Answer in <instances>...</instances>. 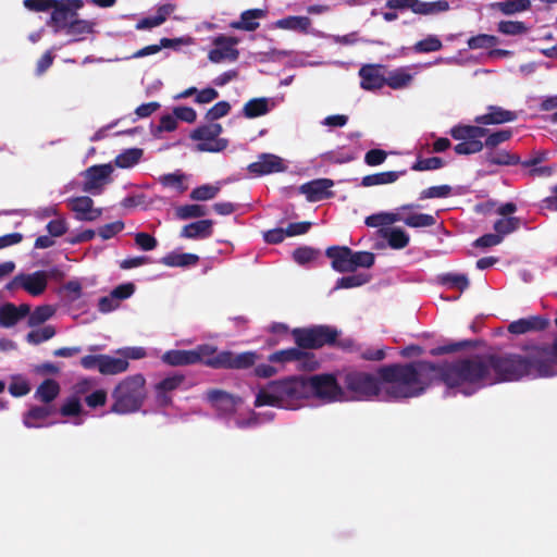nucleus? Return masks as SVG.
<instances>
[{
	"mask_svg": "<svg viewBox=\"0 0 557 557\" xmlns=\"http://www.w3.org/2000/svg\"><path fill=\"white\" fill-rule=\"evenodd\" d=\"M449 135L459 143L454 151L460 156H469L485 149V160L493 165H517L520 157L507 150L497 149L498 146L511 139L513 132L504 128L492 132L479 125L458 124L450 128Z\"/></svg>",
	"mask_w": 557,
	"mask_h": 557,
	"instance_id": "1",
	"label": "nucleus"
},
{
	"mask_svg": "<svg viewBox=\"0 0 557 557\" xmlns=\"http://www.w3.org/2000/svg\"><path fill=\"white\" fill-rule=\"evenodd\" d=\"M436 363L412 361L382 366L377 375L386 384V394L394 399L413 398L422 395L429 387L432 374H436Z\"/></svg>",
	"mask_w": 557,
	"mask_h": 557,
	"instance_id": "2",
	"label": "nucleus"
},
{
	"mask_svg": "<svg viewBox=\"0 0 557 557\" xmlns=\"http://www.w3.org/2000/svg\"><path fill=\"white\" fill-rule=\"evenodd\" d=\"M435 371L442 383L465 396H471L490 386L492 381L486 354H475L438 363Z\"/></svg>",
	"mask_w": 557,
	"mask_h": 557,
	"instance_id": "3",
	"label": "nucleus"
},
{
	"mask_svg": "<svg viewBox=\"0 0 557 557\" xmlns=\"http://www.w3.org/2000/svg\"><path fill=\"white\" fill-rule=\"evenodd\" d=\"M307 399V385L305 376L290 375L280 380L270 381L259 389L255 399V407H276L295 410L300 401Z\"/></svg>",
	"mask_w": 557,
	"mask_h": 557,
	"instance_id": "4",
	"label": "nucleus"
},
{
	"mask_svg": "<svg viewBox=\"0 0 557 557\" xmlns=\"http://www.w3.org/2000/svg\"><path fill=\"white\" fill-rule=\"evenodd\" d=\"M528 356L518 354H486L491 385L519 381L524 376H536L533 346L524 347Z\"/></svg>",
	"mask_w": 557,
	"mask_h": 557,
	"instance_id": "5",
	"label": "nucleus"
},
{
	"mask_svg": "<svg viewBox=\"0 0 557 557\" xmlns=\"http://www.w3.org/2000/svg\"><path fill=\"white\" fill-rule=\"evenodd\" d=\"M197 355V363H202L212 369L246 370L255 366L258 360L256 351L235 354L231 350H219L210 344L198 345L194 348Z\"/></svg>",
	"mask_w": 557,
	"mask_h": 557,
	"instance_id": "6",
	"label": "nucleus"
},
{
	"mask_svg": "<svg viewBox=\"0 0 557 557\" xmlns=\"http://www.w3.org/2000/svg\"><path fill=\"white\" fill-rule=\"evenodd\" d=\"M146 380L143 374L124 377L111 393L112 406L110 411L116 414L137 412L146 399Z\"/></svg>",
	"mask_w": 557,
	"mask_h": 557,
	"instance_id": "7",
	"label": "nucleus"
},
{
	"mask_svg": "<svg viewBox=\"0 0 557 557\" xmlns=\"http://www.w3.org/2000/svg\"><path fill=\"white\" fill-rule=\"evenodd\" d=\"M341 332L331 325L320 324L310 327H297L292 331L296 345L302 349H319L332 346Z\"/></svg>",
	"mask_w": 557,
	"mask_h": 557,
	"instance_id": "8",
	"label": "nucleus"
},
{
	"mask_svg": "<svg viewBox=\"0 0 557 557\" xmlns=\"http://www.w3.org/2000/svg\"><path fill=\"white\" fill-rule=\"evenodd\" d=\"M305 384L307 399L315 397L330 403L339 400L344 395L343 388L333 374L324 373L305 377Z\"/></svg>",
	"mask_w": 557,
	"mask_h": 557,
	"instance_id": "9",
	"label": "nucleus"
},
{
	"mask_svg": "<svg viewBox=\"0 0 557 557\" xmlns=\"http://www.w3.org/2000/svg\"><path fill=\"white\" fill-rule=\"evenodd\" d=\"M221 133V124L209 123L196 128L191 134V138L199 141L196 146L198 151L220 152L224 150L228 145L227 139L218 138Z\"/></svg>",
	"mask_w": 557,
	"mask_h": 557,
	"instance_id": "10",
	"label": "nucleus"
},
{
	"mask_svg": "<svg viewBox=\"0 0 557 557\" xmlns=\"http://www.w3.org/2000/svg\"><path fill=\"white\" fill-rule=\"evenodd\" d=\"M381 380L373 374L351 371L344 377L345 387L359 397L377 396L381 392Z\"/></svg>",
	"mask_w": 557,
	"mask_h": 557,
	"instance_id": "11",
	"label": "nucleus"
},
{
	"mask_svg": "<svg viewBox=\"0 0 557 557\" xmlns=\"http://www.w3.org/2000/svg\"><path fill=\"white\" fill-rule=\"evenodd\" d=\"M58 416L57 405L37 404L32 405L23 413L22 422L27 429H41L55 424Z\"/></svg>",
	"mask_w": 557,
	"mask_h": 557,
	"instance_id": "12",
	"label": "nucleus"
},
{
	"mask_svg": "<svg viewBox=\"0 0 557 557\" xmlns=\"http://www.w3.org/2000/svg\"><path fill=\"white\" fill-rule=\"evenodd\" d=\"M536 376L549 377L557 374V338L552 345L533 346Z\"/></svg>",
	"mask_w": 557,
	"mask_h": 557,
	"instance_id": "13",
	"label": "nucleus"
},
{
	"mask_svg": "<svg viewBox=\"0 0 557 557\" xmlns=\"http://www.w3.org/2000/svg\"><path fill=\"white\" fill-rule=\"evenodd\" d=\"M82 7L81 0H57V5L52 8L50 17V24L54 30H65Z\"/></svg>",
	"mask_w": 557,
	"mask_h": 557,
	"instance_id": "14",
	"label": "nucleus"
},
{
	"mask_svg": "<svg viewBox=\"0 0 557 557\" xmlns=\"http://www.w3.org/2000/svg\"><path fill=\"white\" fill-rule=\"evenodd\" d=\"M239 40L236 37L219 35L213 39L214 48L209 51L208 58L213 63L236 61L239 51L236 48Z\"/></svg>",
	"mask_w": 557,
	"mask_h": 557,
	"instance_id": "15",
	"label": "nucleus"
},
{
	"mask_svg": "<svg viewBox=\"0 0 557 557\" xmlns=\"http://www.w3.org/2000/svg\"><path fill=\"white\" fill-rule=\"evenodd\" d=\"M385 67L382 64L362 65L358 73L361 88L375 91L385 87Z\"/></svg>",
	"mask_w": 557,
	"mask_h": 557,
	"instance_id": "16",
	"label": "nucleus"
},
{
	"mask_svg": "<svg viewBox=\"0 0 557 557\" xmlns=\"http://www.w3.org/2000/svg\"><path fill=\"white\" fill-rule=\"evenodd\" d=\"M417 66H400L393 70L385 67V86L393 90L409 88L417 75Z\"/></svg>",
	"mask_w": 557,
	"mask_h": 557,
	"instance_id": "17",
	"label": "nucleus"
},
{
	"mask_svg": "<svg viewBox=\"0 0 557 557\" xmlns=\"http://www.w3.org/2000/svg\"><path fill=\"white\" fill-rule=\"evenodd\" d=\"M206 399L221 413L234 412L238 404L242 401L240 397L218 388L207 391Z\"/></svg>",
	"mask_w": 557,
	"mask_h": 557,
	"instance_id": "18",
	"label": "nucleus"
},
{
	"mask_svg": "<svg viewBox=\"0 0 557 557\" xmlns=\"http://www.w3.org/2000/svg\"><path fill=\"white\" fill-rule=\"evenodd\" d=\"M333 185L334 182L330 178H317L302 184L299 191L306 196L308 201L317 202L333 197V191L330 190Z\"/></svg>",
	"mask_w": 557,
	"mask_h": 557,
	"instance_id": "19",
	"label": "nucleus"
},
{
	"mask_svg": "<svg viewBox=\"0 0 557 557\" xmlns=\"http://www.w3.org/2000/svg\"><path fill=\"white\" fill-rule=\"evenodd\" d=\"M247 169L251 174L262 176L271 173L283 172L286 166L280 157L272 153H261L258 157V160L250 163Z\"/></svg>",
	"mask_w": 557,
	"mask_h": 557,
	"instance_id": "20",
	"label": "nucleus"
},
{
	"mask_svg": "<svg viewBox=\"0 0 557 557\" xmlns=\"http://www.w3.org/2000/svg\"><path fill=\"white\" fill-rule=\"evenodd\" d=\"M549 320L542 315H531L512 321L508 325V332L515 335H521L529 332H540L547 329Z\"/></svg>",
	"mask_w": 557,
	"mask_h": 557,
	"instance_id": "21",
	"label": "nucleus"
},
{
	"mask_svg": "<svg viewBox=\"0 0 557 557\" xmlns=\"http://www.w3.org/2000/svg\"><path fill=\"white\" fill-rule=\"evenodd\" d=\"M22 289L30 296L37 297L45 293L49 275L46 271L38 270L33 273H21Z\"/></svg>",
	"mask_w": 557,
	"mask_h": 557,
	"instance_id": "22",
	"label": "nucleus"
},
{
	"mask_svg": "<svg viewBox=\"0 0 557 557\" xmlns=\"http://www.w3.org/2000/svg\"><path fill=\"white\" fill-rule=\"evenodd\" d=\"M71 209L76 213V218L81 221H95L101 214V209L94 208V201L88 196H81L71 199Z\"/></svg>",
	"mask_w": 557,
	"mask_h": 557,
	"instance_id": "23",
	"label": "nucleus"
},
{
	"mask_svg": "<svg viewBox=\"0 0 557 557\" xmlns=\"http://www.w3.org/2000/svg\"><path fill=\"white\" fill-rule=\"evenodd\" d=\"M325 256L331 259V267L334 271L339 273L351 272L349 247L330 246L325 250Z\"/></svg>",
	"mask_w": 557,
	"mask_h": 557,
	"instance_id": "24",
	"label": "nucleus"
},
{
	"mask_svg": "<svg viewBox=\"0 0 557 557\" xmlns=\"http://www.w3.org/2000/svg\"><path fill=\"white\" fill-rule=\"evenodd\" d=\"M113 169L110 164L92 165L85 172L86 181L84 183V191H91L99 188L107 178L111 175Z\"/></svg>",
	"mask_w": 557,
	"mask_h": 557,
	"instance_id": "25",
	"label": "nucleus"
},
{
	"mask_svg": "<svg viewBox=\"0 0 557 557\" xmlns=\"http://www.w3.org/2000/svg\"><path fill=\"white\" fill-rule=\"evenodd\" d=\"M61 392L60 384L53 379L44 380L36 388L33 398L39 404L57 405L54 400Z\"/></svg>",
	"mask_w": 557,
	"mask_h": 557,
	"instance_id": "26",
	"label": "nucleus"
},
{
	"mask_svg": "<svg viewBox=\"0 0 557 557\" xmlns=\"http://www.w3.org/2000/svg\"><path fill=\"white\" fill-rule=\"evenodd\" d=\"M213 234L212 220H199L186 224L181 230L180 236L188 239H205L211 237Z\"/></svg>",
	"mask_w": 557,
	"mask_h": 557,
	"instance_id": "27",
	"label": "nucleus"
},
{
	"mask_svg": "<svg viewBox=\"0 0 557 557\" xmlns=\"http://www.w3.org/2000/svg\"><path fill=\"white\" fill-rule=\"evenodd\" d=\"M185 382V375L182 373H174L161 380L156 385L157 398L162 405H169L171 397L169 393L177 389Z\"/></svg>",
	"mask_w": 557,
	"mask_h": 557,
	"instance_id": "28",
	"label": "nucleus"
},
{
	"mask_svg": "<svg viewBox=\"0 0 557 557\" xmlns=\"http://www.w3.org/2000/svg\"><path fill=\"white\" fill-rule=\"evenodd\" d=\"M268 14L267 10L263 9H251L244 11L240 14L239 21L231 23V27L234 29H240L246 32H253L259 27L258 20L265 18Z\"/></svg>",
	"mask_w": 557,
	"mask_h": 557,
	"instance_id": "29",
	"label": "nucleus"
},
{
	"mask_svg": "<svg viewBox=\"0 0 557 557\" xmlns=\"http://www.w3.org/2000/svg\"><path fill=\"white\" fill-rule=\"evenodd\" d=\"M493 110L486 114L478 115L474 117V123L479 126L483 125H498L507 122L515 121L517 113L502 108L491 107Z\"/></svg>",
	"mask_w": 557,
	"mask_h": 557,
	"instance_id": "30",
	"label": "nucleus"
},
{
	"mask_svg": "<svg viewBox=\"0 0 557 557\" xmlns=\"http://www.w3.org/2000/svg\"><path fill=\"white\" fill-rule=\"evenodd\" d=\"M161 360L171 367L191 366L196 364L197 355L194 354V349H171L162 355Z\"/></svg>",
	"mask_w": 557,
	"mask_h": 557,
	"instance_id": "31",
	"label": "nucleus"
},
{
	"mask_svg": "<svg viewBox=\"0 0 557 557\" xmlns=\"http://www.w3.org/2000/svg\"><path fill=\"white\" fill-rule=\"evenodd\" d=\"M160 262L170 268H187L196 265L199 262V257L190 252H169L161 258Z\"/></svg>",
	"mask_w": 557,
	"mask_h": 557,
	"instance_id": "32",
	"label": "nucleus"
},
{
	"mask_svg": "<svg viewBox=\"0 0 557 557\" xmlns=\"http://www.w3.org/2000/svg\"><path fill=\"white\" fill-rule=\"evenodd\" d=\"M311 25V18L308 16H286L275 22V26L280 29H287L302 34H308Z\"/></svg>",
	"mask_w": 557,
	"mask_h": 557,
	"instance_id": "33",
	"label": "nucleus"
},
{
	"mask_svg": "<svg viewBox=\"0 0 557 557\" xmlns=\"http://www.w3.org/2000/svg\"><path fill=\"white\" fill-rule=\"evenodd\" d=\"M100 366V373L102 375H116L127 371L129 368V362L121 356L112 357L110 355H103Z\"/></svg>",
	"mask_w": 557,
	"mask_h": 557,
	"instance_id": "34",
	"label": "nucleus"
},
{
	"mask_svg": "<svg viewBox=\"0 0 557 557\" xmlns=\"http://www.w3.org/2000/svg\"><path fill=\"white\" fill-rule=\"evenodd\" d=\"M406 171H387L375 174H369L362 177L361 186L371 187L375 185H385L396 182L400 175H404Z\"/></svg>",
	"mask_w": 557,
	"mask_h": 557,
	"instance_id": "35",
	"label": "nucleus"
},
{
	"mask_svg": "<svg viewBox=\"0 0 557 557\" xmlns=\"http://www.w3.org/2000/svg\"><path fill=\"white\" fill-rule=\"evenodd\" d=\"M449 9V3L446 0H437L433 2L416 0L413 13L420 15H436L443 12H447Z\"/></svg>",
	"mask_w": 557,
	"mask_h": 557,
	"instance_id": "36",
	"label": "nucleus"
},
{
	"mask_svg": "<svg viewBox=\"0 0 557 557\" xmlns=\"http://www.w3.org/2000/svg\"><path fill=\"white\" fill-rule=\"evenodd\" d=\"M380 232L393 249H403L409 244V235L399 227L382 228Z\"/></svg>",
	"mask_w": 557,
	"mask_h": 557,
	"instance_id": "37",
	"label": "nucleus"
},
{
	"mask_svg": "<svg viewBox=\"0 0 557 557\" xmlns=\"http://www.w3.org/2000/svg\"><path fill=\"white\" fill-rule=\"evenodd\" d=\"M190 96H195V101L198 103H209L214 101L218 98V91L213 88H206L202 90H197L195 87H190L183 92L174 96L175 100L188 98Z\"/></svg>",
	"mask_w": 557,
	"mask_h": 557,
	"instance_id": "38",
	"label": "nucleus"
},
{
	"mask_svg": "<svg viewBox=\"0 0 557 557\" xmlns=\"http://www.w3.org/2000/svg\"><path fill=\"white\" fill-rule=\"evenodd\" d=\"M143 153L140 148L126 149L115 157L114 164L121 169L132 168L140 161Z\"/></svg>",
	"mask_w": 557,
	"mask_h": 557,
	"instance_id": "39",
	"label": "nucleus"
},
{
	"mask_svg": "<svg viewBox=\"0 0 557 557\" xmlns=\"http://www.w3.org/2000/svg\"><path fill=\"white\" fill-rule=\"evenodd\" d=\"M522 224V219L518 216H508V218H502L495 221L493 228L497 233V235L502 236V239L510 234L517 231Z\"/></svg>",
	"mask_w": 557,
	"mask_h": 557,
	"instance_id": "40",
	"label": "nucleus"
},
{
	"mask_svg": "<svg viewBox=\"0 0 557 557\" xmlns=\"http://www.w3.org/2000/svg\"><path fill=\"white\" fill-rule=\"evenodd\" d=\"M94 25L95 24L92 22L79 20L76 15L65 29V33L70 36L76 37L75 40H81L84 35L92 33Z\"/></svg>",
	"mask_w": 557,
	"mask_h": 557,
	"instance_id": "41",
	"label": "nucleus"
},
{
	"mask_svg": "<svg viewBox=\"0 0 557 557\" xmlns=\"http://www.w3.org/2000/svg\"><path fill=\"white\" fill-rule=\"evenodd\" d=\"M302 356H304L302 348H299L297 346V347H292V348L274 351L273 354H271L268 357V360L270 362L287 363V362L300 360V358Z\"/></svg>",
	"mask_w": 557,
	"mask_h": 557,
	"instance_id": "42",
	"label": "nucleus"
},
{
	"mask_svg": "<svg viewBox=\"0 0 557 557\" xmlns=\"http://www.w3.org/2000/svg\"><path fill=\"white\" fill-rule=\"evenodd\" d=\"M320 256V249L310 246H300L293 251V259L299 265H306L317 260Z\"/></svg>",
	"mask_w": 557,
	"mask_h": 557,
	"instance_id": "43",
	"label": "nucleus"
},
{
	"mask_svg": "<svg viewBox=\"0 0 557 557\" xmlns=\"http://www.w3.org/2000/svg\"><path fill=\"white\" fill-rule=\"evenodd\" d=\"M375 256L370 251H352L350 249V268L355 272L358 268H371L374 264Z\"/></svg>",
	"mask_w": 557,
	"mask_h": 557,
	"instance_id": "44",
	"label": "nucleus"
},
{
	"mask_svg": "<svg viewBox=\"0 0 557 557\" xmlns=\"http://www.w3.org/2000/svg\"><path fill=\"white\" fill-rule=\"evenodd\" d=\"M403 222L413 228L418 227H430L436 223L435 218L428 213H412L404 216Z\"/></svg>",
	"mask_w": 557,
	"mask_h": 557,
	"instance_id": "45",
	"label": "nucleus"
},
{
	"mask_svg": "<svg viewBox=\"0 0 557 557\" xmlns=\"http://www.w3.org/2000/svg\"><path fill=\"white\" fill-rule=\"evenodd\" d=\"M531 7L530 0H506L496 3V8L506 15H511L518 12L529 10Z\"/></svg>",
	"mask_w": 557,
	"mask_h": 557,
	"instance_id": "46",
	"label": "nucleus"
},
{
	"mask_svg": "<svg viewBox=\"0 0 557 557\" xmlns=\"http://www.w3.org/2000/svg\"><path fill=\"white\" fill-rule=\"evenodd\" d=\"M206 214L207 209L202 205H183L176 208V216L180 220L202 218Z\"/></svg>",
	"mask_w": 557,
	"mask_h": 557,
	"instance_id": "47",
	"label": "nucleus"
},
{
	"mask_svg": "<svg viewBox=\"0 0 557 557\" xmlns=\"http://www.w3.org/2000/svg\"><path fill=\"white\" fill-rule=\"evenodd\" d=\"M20 321L17 317V308L15 305L8 302L0 307V326L12 327Z\"/></svg>",
	"mask_w": 557,
	"mask_h": 557,
	"instance_id": "48",
	"label": "nucleus"
},
{
	"mask_svg": "<svg viewBox=\"0 0 557 557\" xmlns=\"http://www.w3.org/2000/svg\"><path fill=\"white\" fill-rule=\"evenodd\" d=\"M475 346H476V342L467 341L466 339V341L450 343V344H447V345H442V346L432 348L430 350V354L432 356H441V355H446V354H451V352L460 351L462 349H466V348H469V347H475Z\"/></svg>",
	"mask_w": 557,
	"mask_h": 557,
	"instance_id": "49",
	"label": "nucleus"
},
{
	"mask_svg": "<svg viewBox=\"0 0 557 557\" xmlns=\"http://www.w3.org/2000/svg\"><path fill=\"white\" fill-rule=\"evenodd\" d=\"M54 314V309L49 305H42L35 308L28 317V325L36 326L45 323Z\"/></svg>",
	"mask_w": 557,
	"mask_h": 557,
	"instance_id": "50",
	"label": "nucleus"
},
{
	"mask_svg": "<svg viewBox=\"0 0 557 557\" xmlns=\"http://www.w3.org/2000/svg\"><path fill=\"white\" fill-rule=\"evenodd\" d=\"M220 191V187L205 184L194 188L189 195L190 199L196 201H206L213 199Z\"/></svg>",
	"mask_w": 557,
	"mask_h": 557,
	"instance_id": "51",
	"label": "nucleus"
},
{
	"mask_svg": "<svg viewBox=\"0 0 557 557\" xmlns=\"http://www.w3.org/2000/svg\"><path fill=\"white\" fill-rule=\"evenodd\" d=\"M55 335V329L52 325H45L41 329L30 331L26 339L29 344L38 345L52 338Z\"/></svg>",
	"mask_w": 557,
	"mask_h": 557,
	"instance_id": "52",
	"label": "nucleus"
},
{
	"mask_svg": "<svg viewBox=\"0 0 557 557\" xmlns=\"http://www.w3.org/2000/svg\"><path fill=\"white\" fill-rule=\"evenodd\" d=\"M498 32L504 35L516 36L527 34L529 27L520 21H502L498 23Z\"/></svg>",
	"mask_w": 557,
	"mask_h": 557,
	"instance_id": "53",
	"label": "nucleus"
},
{
	"mask_svg": "<svg viewBox=\"0 0 557 557\" xmlns=\"http://www.w3.org/2000/svg\"><path fill=\"white\" fill-rule=\"evenodd\" d=\"M442 283L449 288H456L460 292H463L469 287L468 276L459 273H447L443 275Z\"/></svg>",
	"mask_w": 557,
	"mask_h": 557,
	"instance_id": "54",
	"label": "nucleus"
},
{
	"mask_svg": "<svg viewBox=\"0 0 557 557\" xmlns=\"http://www.w3.org/2000/svg\"><path fill=\"white\" fill-rule=\"evenodd\" d=\"M443 47L442 41L434 35L418 41L413 46V50L418 53L435 52Z\"/></svg>",
	"mask_w": 557,
	"mask_h": 557,
	"instance_id": "55",
	"label": "nucleus"
},
{
	"mask_svg": "<svg viewBox=\"0 0 557 557\" xmlns=\"http://www.w3.org/2000/svg\"><path fill=\"white\" fill-rule=\"evenodd\" d=\"M498 38L493 35L480 34L469 38L468 47L470 49H487L496 46Z\"/></svg>",
	"mask_w": 557,
	"mask_h": 557,
	"instance_id": "56",
	"label": "nucleus"
},
{
	"mask_svg": "<svg viewBox=\"0 0 557 557\" xmlns=\"http://www.w3.org/2000/svg\"><path fill=\"white\" fill-rule=\"evenodd\" d=\"M83 410L79 399L75 396L67 398L61 407H58V414L62 417H77Z\"/></svg>",
	"mask_w": 557,
	"mask_h": 557,
	"instance_id": "57",
	"label": "nucleus"
},
{
	"mask_svg": "<svg viewBox=\"0 0 557 557\" xmlns=\"http://www.w3.org/2000/svg\"><path fill=\"white\" fill-rule=\"evenodd\" d=\"M185 175L183 173H169L162 175L159 181L164 187L174 188L180 193H183L187 189L184 185Z\"/></svg>",
	"mask_w": 557,
	"mask_h": 557,
	"instance_id": "58",
	"label": "nucleus"
},
{
	"mask_svg": "<svg viewBox=\"0 0 557 557\" xmlns=\"http://www.w3.org/2000/svg\"><path fill=\"white\" fill-rule=\"evenodd\" d=\"M370 281V276L368 274H352L343 276L337 280L336 287L337 288H354L364 285Z\"/></svg>",
	"mask_w": 557,
	"mask_h": 557,
	"instance_id": "59",
	"label": "nucleus"
},
{
	"mask_svg": "<svg viewBox=\"0 0 557 557\" xmlns=\"http://www.w3.org/2000/svg\"><path fill=\"white\" fill-rule=\"evenodd\" d=\"M444 166V161L440 157H431L426 159H418L411 166L413 171L437 170Z\"/></svg>",
	"mask_w": 557,
	"mask_h": 557,
	"instance_id": "60",
	"label": "nucleus"
},
{
	"mask_svg": "<svg viewBox=\"0 0 557 557\" xmlns=\"http://www.w3.org/2000/svg\"><path fill=\"white\" fill-rule=\"evenodd\" d=\"M451 187L449 185H440L429 187L420 193V199H430V198H446L450 195Z\"/></svg>",
	"mask_w": 557,
	"mask_h": 557,
	"instance_id": "61",
	"label": "nucleus"
},
{
	"mask_svg": "<svg viewBox=\"0 0 557 557\" xmlns=\"http://www.w3.org/2000/svg\"><path fill=\"white\" fill-rule=\"evenodd\" d=\"M115 354L122 358H125V360L128 362L129 360H139L147 356L146 349L139 346L119 348Z\"/></svg>",
	"mask_w": 557,
	"mask_h": 557,
	"instance_id": "62",
	"label": "nucleus"
},
{
	"mask_svg": "<svg viewBox=\"0 0 557 557\" xmlns=\"http://www.w3.org/2000/svg\"><path fill=\"white\" fill-rule=\"evenodd\" d=\"M124 228V223L122 221H115L112 223H108L99 227L98 234L102 239H110Z\"/></svg>",
	"mask_w": 557,
	"mask_h": 557,
	"instance_id": "63",
	"label": "nucleus"
},
{
	"mask_svg": "<svg viewBox=\"0 0 557 557\" xmlns=\"http://www.w3.org/2000/svg\"><path fill=\"white\" fill-rule=\"evenodd\" d=\"M135 244L140 249L145 251H150L157 247L158 242L152 235L145 232H139L135 235Z\"/></svg>",
	"mask_w": 557,
	"mask_h": 557,
	"instance_id": "64",
	"label": "nucleus"
}]
</instances>
